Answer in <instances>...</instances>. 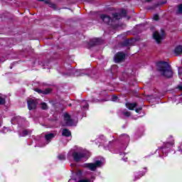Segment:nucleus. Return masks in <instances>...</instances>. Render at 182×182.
Here are the masks:
<instances>
[{"mask_svg":"<svg viewBox=\"0 0 182 182\" xmlns=\"http://www.w3.org/2000/svg\"><path fill=\"white\" fill-rule=\"evenodd\" d=\"M156 67L158 72L161 73V76L166 77L167 79H171L174 73L173 72V68L171 65L166 61H159L156 63Z\"/></svg>","mask_w":182,"mask_h":182,"instance_id":"obj_1","label":"nucleus"},{"mask_svg":"<svg viewBox=\"0 0 182 182\" xmlns=\"http://www.w3.org/2000/svg\"><path fill=\"white\" fill-rule=\"evenodd\" d=\"M103 166V161L100 160H97L95 163H88L84 165V167L90 170V171H96L97 168L102 167Z\"/></svg>","mask_w":182,"mask_h":182,"instance_id":"obj_2","label":"nucleus"},{"mask_svg":"<svg viewBox=\"0 0 182 182\" xmlns=\"http://www.w3.org/2000/svg\"><path fill=\"white\" fill-rule=\"evenodd\" d=\"M72 156L75 163H79L82 159H85V157H86V154L80 151H74L72 153Z\"/></svg>","mask_w":182,"mask_h":182,"instance_id":"obj_3","label":"nucleus"},{"mask_svg":"<svg viewBox=\"0 0 182 182\" xmlns=\"http://www.w3.org/2000/svg\"><path fill=\"white\" fill-rule=\"evenodd\" d=\"M153 38L155 39L156 43H161V41L164 39V30H161V33L159 31L154 32Z\"/></svg>","mask_w":182,"mask_h":182,"instance_id":"obj_4","label":"nucleus"},{"mask_svg":"<svg viewBox=\"0 0 182 182\" xmlns=\"http://www.w3.org/2000/svg\"><path fill=\"white\" fill-rule=\"evenodd\" d=\"M124 59H126V54L122 52H118L114 56L115 63H120L121 62H123Z\"/></svg>","mask_w":182,"mask_h":182,"instance_id":"obj_5","label":"nucleus"},{"mask_svg":"<svg viewBox=\"0 0 182 182\" xmlns=\"http://www.w3.org/2000/svg\"><path fill=\"white\" fill-rule=\"evenodd\" d=\"M27 106L28 110H35L38 107V100L32 98L27 100Z\"/></svg>","mask_w":182,"mask_h":182,"instance_id":"obj_6","label":"nucleus"},{"mask_svg":"<svg viewBox=\"0 0 182 182\" xmlns=\"http://www.w3.org/2000/svg\"><path fill=\"white\" fill-rule=\"evenodd\" d=\"M100 18L101 21L107 25H112L113 23V19H112V17L107 16V14H100Z\"/></svg>","mask_w":182,"mask_h":182,"instance_id":"obj_7","label":"nucleus"},{"mask_svg":"<svg viewBox=\"0 0 182 182\" xmlns=\"http://www.w3.org/2000/svg\"><path fill=\"white\" fill-rule=\"evenodd\" d=\"M64 120L66 126H73V119H71L70 115L68 113L64 114Z\"/></svg>","mask_w":182,"mask_h":182,"instance_id":"obj_8","label":"nucleus"},{"mask_svg":"<svg viewBox=\"0 0 182 182\" xmlns=\"http://www.w3.org/2000/svg\"><path fill=\"white\" fill-rule=\"evenodd\" d=\"M100 41L101 40L100 38H93L92 40H90L88 45L91 48L96 46V45H100Z\"/></svg>","mask_w":182,"mask_h":182,"instance_id":"obj_9","label":"nucleus"},{"mask_svg":"<svg viewBox=\"0 0 182 182\" xmlns=\"http://www.w3.org/2000/svg\"><path fill=\"white\" fill-rule=\"evenodd\" d=\"M56 134L50 133L45 135V139L48 143H50L52 139H55Z\"/></svg>","mask_w":182,"mask_h":182,"instance_id":"obj_10","label":"nucleus"},{"mask_svg":"<svg viewBox=\"0 0 182 182\" xmlns=\"http://www.w3.org/2000/svg\"><path fill=\"white\" fill-rule=\"evenodd\" d=\"M35 92H37V93H39L40 95H49V93H50V90L46 89L45 90H42L41 89L36 88Z\"/></svg>","mask_w":182,"mask_h":182,"instance_id":"obj_11","label":"nucleus"},{"mask_svg":"<svg viewBox=\"0 0 182 182\" xmlns=\"http://www.w3.org/2000/svg\"><path fill=\"white\" fill-rule=\"evenodd\" d=\"M126 107L129 110H134V108L137 107V103L134 102V103H129L127 102L126 103Z\"/></svg>","mask_w":182,"mask_h":182,"instance_id":"obj_12","label":"nucleus"},{"mask_svg":"<svg viewBox=\"0 0 182 182\" xmlns=\"http://www.w3.org/2000/svg\"><path fill=\"white\" fill-rule=\"evenodd\" d=\"M182 53V46H178L174 49V54L176 56H178Z\"/></svg>","mask_w":182,"mask_h":182,"instance_id":"obj_13","label":"nucleus"},{"mask_svg":"<svg viewBox=\"0 0 182 182\" xmlns=\"http://www.w3.org/2000/svg\"><path fill=\"white\" fill-rule=\"evenodd\" d=\"M62 136L64 137H70V136H72V133L70 131H69V129H63L62 132Z\"/></svg>","mask_w":182,"mask_h":182,"instance_id":"obj_14","label":"nucleus"},{"mask_svg":"<svg viewBox=\"0 0 182 182\" xmlns=\"http://www.w3.org/2000/svg\"><path fill=\"white\" fill-rule=\"evenodd\" d=\"M121 139L122 140H124V141H126L127 143H129V141H130V136H129V135L126 134L121 135Z\"/></svg>","mask_w":182,"mask_h":182,"instance_id":"obj_15","label":"nucleus"},{"mask_svg":"<svg viewBox=\"0 0 182 182\" xmlns=\"http://www.w3.org/2000/svg\"><path fill=\"white\" fill-rule=\"evenodd\" d=\"M112 18L116 21H119V19H122V15L119 13H114L112 14Z\"/></svg>","mask_w":182,"mask_h":182,"instance_id":"obj_16","label":"nucleus"},{"mask_svg":"<svg viewBox=\"0 0 182 182\" xmlns=\"http://www.w3.org/2000/svg\"><path fill=\"white\" fill-rule=\"evenodd\" d=\"M122 46H131L132 42L130 40H125L121 43Z\"/></svg>","mask_w":182,"mask_h":182,"instance_id":"obj_17","label":"nucleus"},{"mask_svg":"<svg viewBox=\"0 0 182 182\" xmlns=\"http://www.w3.org/2000/svg\"><path fill=\"white\" fill-rule=\"evenodd\" d=\"M176 15H182V4L178 6V9L176 12Z\"/></svg>","mask_w":182,"mask_h":182,"instance_id":"obj_18","label":"nucleus"},{"mask_svg":"<svg viewBox=\"0 0 182 182\" xmlns=\"http://www.w3.org/2000/svg\"><path fill=\"white\" fill-rule=\"evenodd\" d=\"M122 114H123V116L125 117H130V116H132V112L129 111H122Z\"/></svg>","mask_w":182,"mask_h":182,"instance_id":"obj_19","label":"nucleus"},{"mask_svg":"<svg viewBox=\"0 0 182 182\" xmlns=\"http://www.w3.org/2000/svg\"><path fill=\"white\" fill-rule=\"evenodd\" d=\"M41 105L42 110H48V105L46 102H41Z\"/></svg>","mask_w":182,"mask_h":182,"instance_id":"obj_20","label":"nucleus"},{"mask_svg":"<svg viewBox=\"0 0 182 182\" xmlns=\"http://www.w3.org/2000/svg\"><path fill=\"white\" fill-rule=\"evenodd\" d=\"M58 159L61 161L66 160V156H65V154H60L58 156Z\"/></svg>","mask_w":182,"mask_h":182,"instance_id":"obj_21","label":"nucleus"},{"mask_svg":"<svg viewBox=\"0 0 182 182\" xmlns=\"http://www.w3.org/2000/svg\"><path fill=\"white\" fill-rule=\"evenodd\" d=\"M145 174H146V173H144V172H140L138 176H135L134 181H136V180H139V178H140L141 177H143V176H144Z\"/></svg>","mask_w":182,"mask_h":182,"instance_id":"obj_22","label":"nucleus"},{"mask_svg":"<svg viewBox=\"0 0 182 182\" xmlns=\"http://www.w3.org/2000/svg\"><path fill=\"white\" fill-rule=\"evenodd\" d=\"M119 14L121 15V18L122 16L126 17L127 15V11H126L125 9H122Z\"/></svg>","mask_w":182,"mask_h":182,"instance_id":"obj_23","label":"nucleus"},{"mask_svg":"<svg viewBox=\"0 0 182 182\" xmlns=\"http://www.w3.org/2000/svg\"><path fill=\"white\" fill-rule=\"evenodd\" d=\"M82 107V109H89V104L87 102H83Z\"/></svg>","mask_w":182,"mask_h":182,"instance_id":"obj_24","label":"nucleus"},{"mask_svg":"<svg viewBox=\"0 0 182 182\" xmlns=\"http://www.w3.org/2000/svg\"><path fill=\"white\" fill-rule=\"evenodd\" d=\"M6 100L5 98L0 96V105H5Z\"/></svg>","mask_w":182,"mask_h":182,"instance_id":"obj_25","label":"nucleus"},{"mask_svg":"<svg viewBox=\"0 0 182 182\" xmlns=\"http://www.w3.org/2000/svg\"><path fill=\"white\" fill-rule=\"evenodd\" d=\"M28 134H29V131H28V130L26 129V130H23V134H22L21 136H22L23 137H25V136H28Z\"/></svg>","mask_w":182,"mask_h":182,"instance_id":"obj_26","label":"nucleus"},{"mask_svg":"<svg viewBox=\"0 0 182 182\" xmlns=\"http://www.w3.org/2000/svg\"><path fill=\"white\" fill-rule=\"evenodd\" d=\"M48 6L50 8H52L53 9H56V4L50 2Z\"/></svg>","mask_w":182,"mask_h":182,"instance_id":"obj_27","label":"nucleus"},{"mask_svg":"<svg viewBox=\"0 0 182 182\" xmlns=\"http://www.w3.org/2000/svg\"><path fill=\"white\" fill-rule=\"evenodd\" d=\"M117 100H119V97L116 95H113L112 97V102H117Z\"/></svg>","mask_w":182,"mask_h":182,"instance_id":"obj_28","label":"nucleus"},{"mask_svg":"<svg viewBox=\"0 0 182 182\" xmlns=\"http://www.w3.org/2000/svg\"><path fill=\"white\" fill-rule=\"evenodd\" d=\"M142 109H143V108H141V107H139L135 109V112H136V113H140V112H141Z\"/></svg>","mask_w":182,"mask_h":182,"instance_id":"obj_29","label":"nucleus"},{"mask_svg":"<svg viewBox=\"0 0 182 182\" xmlns=\"http://www.w3.org/2000/svg\"><path fill=\"white\" fill-rule=\"evenodd\" d=\"M154 21H159V17L157 14L154 15Z\"/></svg>","mask_w":182,"mask_h":182,"instance_id":"obj_30","label":"nucleus"},{"mask_svg":"<svg viewBox=\"0 0 182 182\" xmlns=\"http://www.w3.org/2000/svg\"><path fill=\"white\" fill-rule=\"evenodd\" d=\"M45 4H46L47 5H49L50 4V0H44L43 1Z\"/></svg>","mask_w":182,"mask_h":182,"instance_id":"obj_31","label":"nucleus"},{"mask_svg":"<svg viewBox=\"0 0 182 182\" xmlns=\"http://www.w3.org/2000/svg\"><path fill=\"white\" fill-rule=\"evenodd\" d=\"M177 89H178V90H181L182 92V85H178Z\"/></svg>","mask_w":182,"mask_h":182,"instance_id":"obj_32","label":"nucleus"},{"mask_svg":"<svg viewBox=\"0 0 182 182\" xmlns=\"http://www.w3.org/2000/svg\"><path fill=\"white\" fill-rule=\"evenodd\" d=\"M167 144H169V146H173V144H174V142H167Z\"/></svg>","mask_w":182,"mask_h":182,"instance_id":"obj_33","label":"nucleus"},{"mask_svg":"<svg viewBox=\"0 0 182 182\" xmlns=\"http://www.w3.org/2000/svg\"><path fill=\"white\" fill-rule=\"evenodd\" d=\"M124 161H127V158L123 159Z\"/></svg>","mask_w":182,"mask_h":182,"instance_id":"obj_34","label":"nucleus"},{"mask_svg":"<svg viewBox=\"0 0 182 182\" xmlns=\"http://www.w3.org/2000/svg\"><path fill=\"white\" fill-rule=\"evenodd\" d=\"M146 2H151V0H146Z\"/></svg>","mask_w":182,"mask_h":182,"instance_id":"obj_35","label":"nucleus"},{"mask_svg":"<svg viewBox=\"0 0 182 182\" xmlns=\"http://www.w3.org/2000/svg\"><path fill=\"white\" fill-rule=\"evenodd\" d=\"M37 1H38L39 2H42V1H43L44 0H37Z\"/></svg>","mask_w":182,"mask_h":182,"instance_id":"obj_36","label":"nucleus"},{"mask_svg":"<svg viewBox=\"0 0 182 182\" xmlns=\"http://www.w3.org/2000/svg\"><path fill=\"white\" fill-rule=\"evenodd\" d=\"M178 75H180V68H178Z\"/></svg>","mask_w":182,"mask_h":182,"instance_id":"obj_37","label":"nucleus"},{"mask_svg":"<svg viewBox=\"0 0 182 182\" xmlns=\"http://www.w3.org/2000/svg\"><path fill=\"white\" fill-rule=\"evenodd\" d=\"M72 180H73V179H70V180L68 181V182H71V181H72Z\"/></svg>","mask_w":182,"mask_h":182,"instance_id":"obj_38","label":"nucleus"},{"mask_svg":"<svg viewBox=\"0 0 182 182\" xmlns=\"http://www.w3.org/2000/svg\"><path fill=\"white\" fill-rule=\"evenodd\" d=\"M68 106H70H70H72V104H69V105H68Z\"/></svg>","mask_w":182,"mask_h":182,"instance_id":"obj_39","label":"nucleus"},{"mask_svg":"<svg viewBox=\"0 0 182 182\" xmlns=\"http://www.w3.org/2000/svg\"><path fill=\"white\" fill-rule=\"evenodd\" d=\"M128 19H130V17H128Z\"/></svg>","mask_w":182,"mask_h":182,"instance_id":"obj_40","label":"nucleus"}]
</instances>
